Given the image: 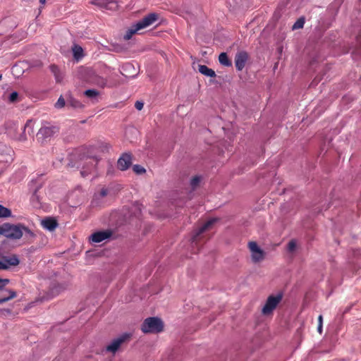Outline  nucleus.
I'll return each instance as SVG.
<instances>
[{
    "label": "nucleus",
    "mask_w": 361,
    "mask_h": 361,
    "mask_svg": "<svg viewBox=\"0 0 361 361\" xmlns=\"http://www.w3.org/2000/svg\"><path fill=\"white\" fill-rule=\"evenodd\" d=\"M131 157L128 154H123L118 160V167L121 171H125L131 165Z\"/></svg>",
    "instance_id": "2eb2a0df"
},
{
    "label": "nucleus",
    "mask_w": 361,
    "mask_h": 361,
    "mask_svg": "<svg viewBox=\"0 0 361 361\" xmlns=\"http://www.w3.org/2000/svg\"><path fill=\"white\" fill-rule=\"evenodd\" d=\"M305 24V18H300L297 20V21L293 24L292 29L293 30H298L302 28Z\"/></svg>",
    "instance_id": "393cba45"
},
{
    "label": "nucleus",
    "mask_w": 361,
    "mask_h": 361,
    "mask_svg": "<svg viewBox=\"0 0 361 361\" xmlns=\"http://www.w3.org/2000/svg\"><path fill=\"white\" fill-rule=\"evenodd\" d=\"M94 82L97 85L102 87H104L106 85V80L103 78H101V77H97L95 78V80L94 81Z\"/></svg>",
    "instance_id": "bb28decb"
},
{
    "label": "nucleus",
    "mask_w": 361,
    "mask_h": 361,
    "mask_svg": "<svg viewBox=\"0 0 361 361\" xmlns=\"http://www.w3.org/2000/svg\"><path fill=\"white\" fill-rule=\"evenodd\" d=\"M84 94L90 99H96L99 95V92L96 90H87L84 92Z\"/></svg>",
    "instance_id": "b1692460"
},
{
    "label": "nucleus",
    "mask_w": 361,
    "mask_h": 361,
    "mask_svg": "<svg viewBox=\"0 0 361 361\" xmlns=\"http://www.w3.org/2000/svg\"><path fill=\"white\" fill-rule=\"evenodd\" d=\"M283 299V293H278L276 295H269L262 309V313L264 315H269L276 309L278 305L281 302Z\"/></svg>",
    "instance_id": "20e7f679"
},
{
    "label": "nucleus",
    "mask_w": 361,
    "mask_h": 361,
    "mask_svg": "<svg viewBox=\"0 0 361 361\" xmlns=\"http://www.w3.org/2000/svg\"><path fill=\"white\" fill-rule=\"evenodd\" d=\"M64 106H65V100L63 98V97L61 96L59 98L58 101L56 102L55 106L58 109H61V108L63 107Z\"/></svg>",
    "instance_id": "c85d7f7f"
},
{
    "label": "nucleus",
    "mask_w": 361,
    "mask_h": 361,
    "mask_svg": "<svg viewBox=\"0 0 361 361\" xmlns=\"http://www.w3.org/2000/svg\"><path fill=\"white\" fill-rule=\"evenodd\" d=\"M9 283V280L7 279H0V289H2Z\"/></svg>",
    "instance_id": "473e14b6"
},
{
    "label": "nucleus",
    "mask_w": 361,
    "mask_h": 361,
    "mask_svg": "<svg viewBox=\"0 0 361 361\" xmlns=\"http://www.w3.org/2000/svg\"><path fill=\"white\" fill-rule=\"evenodd\" d=\"M158 19V15L152 13L145 16L142 20L138 21L137 23L133 25L127 31L126 35L123 36L125 40H129L132 36L137 32L139 30L147 27L152 25Z\"/></svg>",
    "instance_id": "f03ea898"
},
{
    "label": "nucleus",
    "mask_w": 361,
    "mask_h": 361,
    "mask_svg": "<svg viewBox=\"0 0 361 361\" xmlns=\"http://www.w3.org/2000/svg\"><path fill=\"white\" fill-rule=\"evenodd\" d=\"M19 263L20 260L16 255L4 256L0 259V270H6L11 267H16Z\"/></svg>",
    "instance_id": "0eeeda50"
},
{
    "label": "nucleus",
    "mask_w": 361,
    "mask_h": 361,
    "mask_svg": "<svg viewBox=\"0 0 361 361\" xmlns=\"http://www.w3.org/2000/svg\"><path fill=\"white\" fill-rule=\"evenodd\" d=\"M23 234L34 237V233L27 227L21 224H11L4 223L0 225V236L3 235L8 239L19 240Z\"/></svg>",
    "instance_id": "f257e3e1"
},
{
    "label": "nucleus",
    "mask_w": 361,
    "mask_h": 361,
    "mask_svg": "<svg viewBox=\"0 0 361 361\" xmlns=\"http://www.w3.org/2000/svg\"><path fill=\"white\" fill-rule=\"evenodd\" d=\"M201 178L200 176H195L190 180V185L192 189H195L200 183Z\"/></svg>",
    "instance_id": "a878e982"
},
{
    "label": "nucleus",
    "mask_w": 361,
    "mask_h": 361,
    "mask_svg": "<svg viewBox=\"0 0 361 361\" xmlns=\"http://www.w3.org/2000/svg\"><path fill=\"white\" fill-rule=\"evenodd\" d=\"M83 50L81 47L78 45H74L73 47V56L77 60L80 59L82 56Z\"/></svg>",
    "instance_id": "4be33fe9"
},
{
    "label": "nucleus",
    "mask_w": 361,
    "mask_h": 361,
    "mask_svg": "<svg viewBox=\"0 0 361 361\" xmlns=\"http://www.w3.org/2000/svg\"><path fill=\"white\" fill-rule=\"evenodd\" d=\"M248 55L245 51H239L235 57V66L238 71H242L247 61Z\"/></svg>",
    "instance_id": "f8f14e48"
},
{
    "label": "nucleus",
    "mask_w": 361,
    "mask_h": 361,
    "mask_svg": "<svg viewBox=\"0 0 361 361\" xmlns=\"http://www.w3.org/2000/svg\"><path fill=\"white\" fill-rule=\"evenodd\" d=\"M296 247V242L295 240H290L288 244V250L289 252H293Z\"/></svg>",
    "instance_id": "c756f323"
},
{
    "label": "nucleus",
    "mask_w": 361,
    "mask_h": 361,
    "mask_svg": "<svg viewBox=\"0 0 361 361\" xmlns=\"http://www.w3.org/2000/svg\"><path fill=\"white\" fill-rule=\"evenodd\" d=\"M113 235V231L111 230L107 229L104 231H99L93 233L90 237V240L92 243H102L106 240L110 239Z\"/></svg>",
    "instance_id": "6e6552de"
},
{
    "label": "nucleus",
    "mask_w": 361,
    "mask_h": 361,
    "mask_svg": "<svg viewBox=\"0 0 361 361\" xmlns=\"http://www.w3.org/2000/svg\"><path fill=\"white\" fill-rule=\"evenodd\" d=\"M143 106H144V104L142 102H140V101H137L135 104V107L136 108V109H137L138 111H140L143 108Z\"/></svg>",
    "instance_id": "72a5a7b5"
},
{
    "label": "nucleus",
    "mask_w": 361,
    "mask_h": 361,
    "mask_svg": "<svg viewBox=\"0 0 361 361\" xmlns=\"http://www.w3.org/2000/svg\"><path fill=\"white\" fill-rule=\"evenodd\" d=\"M11 216V211L0 204V218H6Z\"/></svg>",
    "instance_id": "5701e85b"
},
{
    "label": "nucleus",
    "mask_w": 361,
    "mask_h": 361,
    "mask_svg": "<svg viewBox=\"0 0 361 361\" xmlns=\"http://www.w3.org/2000/svg\"><path fill=\"white\" fill-rule=\"evenodd\" d=\"M31 123H32V121L30 120L27 121V123H25V125L23 127V133L19 135V137H18L16 138L18 140L23 142V141H25L27 140V137H26V135L25 134V131L26 128L30 127L31 132H32V128L30 126Z\"/></svg>",
    "instance_id": "412c9836"
},
{
    "label": "nucleus",
    "mask_w": 361,
    "mask_h": 361,
    "mask_svg": "<svg viewBox=\"0 0 361 361\" xmlns=\"http://www.w3.org/2000/svg\"><path fill=\"white\" fill-rule=\"evenodd\" d=\"M198 71L205 76L211 78L216 77L215 71L205 65H198Z\"/></svg>",
    "instance_id": "f3484780"
},
{
    "label": "nucleus",
    "mask_w": 361,
    "mask_h": 361,
    "mask_svg": "<svg viewBox=\"0 0 361 361\" xmlns=\"http://www.w3.org/2000/svg\"><path fill=\"white\" fill-rule=\"evenodd\" d=\"M248 247L251 252L252 262H259L264 257V251L258 246L256 242L251 241L248 243Z\"/></svg>",
    "instance_id": "423d86ee"
},
{
    "label": "nucleus",
    "mask_w": 361,
    "mask_h": 361,
    "mask_svg": "<svg viewBox=\"0 0 361 361\" xmlns=\"http://www.w3.org/2000/svg\"><path fill=\"white\" fill-rule=\"evenodd\" d=\"M41 187V184H39L37 186H36L34 190V193L32 196V200H36L38 201V196L37 195V190Z\"/></svg>",
    "instance_id": "2f4dec72"
},
{
    "label": "nucleus",
    "mask_w": 361,
    "mask_h": 361,
    "mask_svg": "<svg viewBox=\"0 0 361 361\" xmlns=\"http://www.w3.org/2000/svg\"><path fill=\"white\" fill-rule=\"evenodd\" d=\"M133 171L137 174H142L145 172V169L140 165L133 166Z\"/></svg>",
    "instance_id": "cd10ccee"
},
{
    "label": "nucleus",
    "mask_w": 361,
    "mask_h": 361,
    "mask_svg": "<svg viewBox=\"0 0 361 361\" xmlns=\"http://www.w3.org/2000/svg\"><path fill=\"white\" fill-rule=\"evenodd\" d=\"M51 71L55 74L57 81H59V79L58 76L56 75V71H58L57 66H51Z\"/></svg>",
    "instance_id": "f704fd0d"
},
{
    "label": "nucleus",
    "mask_w": 361,
    "mask_h": 361,
    "mask_svg": "<svg viewBox=\"0 0 361 361\" xmlns=\"http://www.w3.org/2000/svg\"><path fill=\"white\" fill-rule=\"evenodd\" d=\"M12 149L6 146L0 145V161L1 162H9L13 160L12 157Z\"/></svg>",
    "instance_id": "ddd939ff"
},
{
    "label": "nucleus",
    "mask_w": 361,
    "mask_h": 361,
    "mask_svg": "<svg viewBox=\"0 0 361 361\" xmlns=\"http://www.w3.org/2000/svg\"><path fill=\"white\" fill-rule=\"evenodd\" d=\"M322 323H323L322 315H319L318 317V324H321V325H322Z\"/></svg>",
    "instance_id": "e433bc0d"
},
{
    "label": "nucleus",
    "mask_w": 361,
    "mask_h": 361,
    "mask_svg": "<svg viewBox=\"0 0 361 361\" xmlns=\"http://www.w3.org/2000/svg\"><path fill=\"white\" fill-rule=\"evenodd\" d=\"M18 93L16 92H12L10 95H9V101L11 102H14L17 98H18Z\"/></svg>",
    "instance_id": "7c9ffc66"
},
{
    "label": "nucleus",
    "mask_w": 361,
    "mask_h": 361,
    "mask_svg": "<svg viewBox=\"0 0 361 361\" xmlns=\"http://www.w3.org/2000/svg\"><path fill=\"white\" fill-rule=\"evenodd\" d=\"M219 61L221 65L226 67H230L232 66L231 61L228 59L226 53L225 52L221 53L219 54Z\"/></svg>",
    "instance_id": "6ab92c4d"
},
{
    "label": "nucleus",
    "mask_w": 361,
    "mask_h": 361,
    "mask_svg": "<svg viewBox=\"0 0 361 361\" xmlns=\"http://www.w3.org/2000/svg\"><path fill=\"white\" fill-rule=\"evenodd\" d=\"M56 133H58L57 127L45 122L43 123L41 128L39 130L37 133V136L39 139L45 140L48 138L51 137Z\"/></svg>",
    "instance_id": "39448f33"
},
{
    "label": "nucleus",
    "mask_w": 361,
    "mask_h": 361,
    "mask_svg": "<svg viewBox=\"0 0 361 361\" xmlns=\"http://www.w3.org/2000/svg\"><path fill=\"white\" fill-rule=\"evenodd\" d=\"M164 329V323L158 317H148L145 319L142 324L141 330L145 334H157Z\"/></svg>",
    "instance_id": "7ed1b4c3"
},
{
    "label": "nucleus",
    "mask_w": 361,
    "mask_h": 361,
    "mask_svg": "<svg viewBox=\"0 0 361 361\" xmlns=\"http://www.w3.org/2000/svg\"><path fill=\"white\" fill-rule=\"evenodd\" d=\"M39 1L40 4H44L45 1H46V0H39Z\"/></svg>",
    "instance_id": "4c0bfd02"
},
{
    "label": "nucleus",
    "mask_w": 361,
    "mask_h": 361,
    "mask_svg": "<svg viewBox=\"0 0 361 361\" xmlns=\"http://www.w3.org/2000/svg\"><path fill=\"white\" fill-rule=\"evenodd\" d=\"M42 225L44 228L49 231H53L56 228L57 222L54 219L47 218L42 221Z\"/></svg>",
    "instance_id": "dca6fc26"
},
{
    "label": "nucleus",
    "mask_w": 361,
    "mask_h": 361,
    "mask_svg": "<svg viewBox=\"0 0 361 361\" xmlns=\"http://www.w3.org/2000/svg\"><path fill=\"white\" fill-rule=\"evenodd\" d=\"M216 221V219H211L209 221H207L204 225H202L198 230L195 231L194 235L192 237V245H197V242L200 239V235L202 233L207 231L210 228V227L214 224V222Z\"/></svg>",
    "instance_id": "1a4fd4ad"
},
{
    "label": "nucleus",
    "mask_w": 361,
    "mask_h": 361,
    "mask_svg": "<svg viewBox=\"0 0 361 361\" xmlns=\"http://www.w3.org/2000/svg\"><path fill=\"white\" fill-rule=\"evenodd\" d=\"M128 337V334L122 335L115 339H114L106 347V350L108 352L115 353L121 347V344Z\"/></svg>",
    "instance_id": "9b49d317"
},
{
    "label": "nucleus",
    "mask_w": 361,
    "mask_h": 361,
    "mask_svg": "<svg viewBox=\"0 0 361 361\" xmlns=\"http://www.w3.org/2000/svg\"><path fill=\"white\" fill-rule=\"evenodd\" d=\"M108 194V190L106 188H102L100 192L97 194H95L94 198L92 200V204L94 206L99 205V200L100 198H103L106 197Z\"/></svg>",
    "instance_id": "a211bd4d"
},
{
    "label": "nucleus",
    "mask_w": 361,
    "mask_h": 361,
    "mask_svg": "<svg viewBox=\"0 0 361 361\" xmlns=\"http://www.w3.org/2000/svg\"><path fill=\"white\" fill-rule=\"evenodd\" d=\"M5 291L8 293V295H5L4 297L0 298V304L6 302L17 296L16 291L13 290H6Z\"/></svg>",
    "instance_id": "aec40b11"
},
{
    "label": "nucleus",
    "mask_w": 361,
    "mask_h": 361,
    "mask_svg": "<svg viewBox=\"0 0 361 361\" xmlns=\"http://www.w3.org/2000/svg\"><path fill=\"white\" fill-rule=\"evenodd\" d=\"M317 331L319 334L322 333V325L321 324H318Z\"/></svg>",
    "instance_id": "c9c22d12"
},
{
    "label": "nucleus",
    "mask_w": 361,
    "mask_h": 361,
    "mask_svg": "<svg viewBox=\"0 0 361 361\" xmlns=\"http://www.w3.org/2000/svg\"><path fill=\"white\" fill-rule=\"evenodd\" d=\"M98 161L95 158H89L87 159L85 162V166H83L82 169L80 171L81 176L85 177L87 176L90 172L95 167Z\"/></svg>",
    "instance_id": "4468645a"
},
{
    "label": "nucleus",
    "mask_w": 361,
    "mask_h": 361,
    "mask_svg": "<svg viewBox=\"0 0 361 361\" xmlns=\"http://www.w3.org/2000/svg\"><path fill=\"white\" fill-rule=\"evenodd\" d=\"M90 3L101 9L114 11L118 8L116 0H92Z\"/></svg>",
    "instance_id": "9d476101"
}]
</instances>
